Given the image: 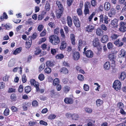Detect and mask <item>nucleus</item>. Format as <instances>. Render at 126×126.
<instances>
[{
	"instance_id": "obj_1",
	"label": "nucleus",
	"mask_w": 126,
	"mask_h": 126,
	"mask_svg": "<svg viewBox=\"0 0 126 126\" xmlns=\"http://www.w3.org/2000/svg\"><path fill=\"white\" fill-rule=\"evenodd\" d=\"M56 3L58 8V9L56 11V16L57 18L59 19L63 14L64 8L63 5L60 1L57 0Z\"/></svg>"
},
{
	"instance_id": "obj_2",
	"label": "nucleus",
	"mask_w": 126,
	"mask_h": 126,
	"mask_svg": "<svg viewBox=\"0 0 126 126\" xmlns=\"http://www.w3.org/2000/svg\"><path fill=\"white\" fill-rule=\"evenodd\" d=\"M50 42L53 45H57L60 42V39L58 36L55 35H52L49 37Z\"/></svg>"
},
{
	"instance_id": "obj_3",
	"label": "nucleus",
	"mask_w": 126,
	"mask_h": 126,
	"mask_svg": "<svg viewBox=\"0 0 126 126\" xmlns=\"http://www.w3.org/2000/svg\"><path fill=\"white\" fill-rule=\"evenodd\" d=\"M93 45L94 47L97 48L98 51L100 52L102 49V46L99 42L98 38H95L93 41Z\"/></svg>"
},
{
	"instance_id": "obj_4",
	"label": "nucleus",
	"mask_w": 126,
	"mask_h": 126,
	"mask_svg": "<svg viewBox=\"0 0 126 126\" xmlns=\"http://www.w3.org/2000/svg\"><path fill=\"white\" fill-rule=\"evenodd\" d=\"M121 83L118 80H115L113 83V86L114 89L117 91L121 90Z\"/></svg>"
},
{
	"instance_id": "obj_5",
	"label": "nucleus",
	"mask_w": 126,
	"mask_h": 126,
	"mask_svg": "<svg viewBox=\"0 0 126 126\" xmlns=\"http://www.w3.org/2000/svg\"><path fill=\"white\" fill-rule=\"evenodd\" d=\"M30 82L31 85H33L35 87L36 92L39 91V84L38 82L36 81L34 79H31L30 80Z\"/></svg>"
},
{
	"instance_id": "obj_6",
	"label": "nucleus",
	"mask_w": 126,
	"mask_h": 126,
	"mask_svg": "<svg viewBox=\"0 0 126 126\" xmlns=\"http://www.w3.org/2000/svg\"><path fill=\"white\" fill-rule=\"evenodd\" d=\"M73 19L75 26L77 28H79L80 26V23L78 17L74 16L73 17Z\"/></svg>"
},
{
	"instance_id": "obj_7",
	"label": "nucleus",
	"mask_w": 126,
	"mask_h": 126,
	"mask_svg": "<svg viewBox=\"0 0 126 126\" xmlns=\"http://www.w3.org/2000/svg\"><path fill=\"white\" fill-rule=\"evenodd\" d=\"M115 54L113 53H110L108 55V57L110 61L111 62V64L115 65Z\"/></svg>"
},
{
	"instance_id": "obj_8",
	"label": "nucleus",
	"mask_w": 126,
	"mask_h": 126,
	"mask_svg": "<svg viewBox=\"0 0 126 126\" xmlns=\"http://www.w3.org/2000/svg\"><path fill=\"white\" fill-rule=\"evenodd\" d=\"M83 54H85L86 56L88 58L92 57L94 55L93 52L90 50H87Z\"/></svg>"
},
{
	"instance_id": "obj_9",
	"label": "nucleus",
	"mask_w": 126,
	"mask_h": 126,
	"mask_svg": "<svg viewBox=\"0 0 126 126\" xmlns=\"http://www.w3.org/2000/svg\"><path fill=\"white\" fill-rule=\"evenodd\" d=\"M64 102L66 104H71L73 103L74 100L71 97H66L64 99Z\"/></svg>"
},
{
	"instance_id": "obj_10",
	"label": "nucleus",
	"mask_w": 126,
	"mask_h": 126,
	"mask_svg": "<svg viewBox=\"0 0 126 126\" xmlns=\"http://www.w3.org/2000/svg\"><path fill=\"white\" fill-rule=\"evenodd\" d=\"M126 77V73L124 71L121 72L119 74L118 76L119 79L121 81L124 80Z\"/></svg>"
},
{
	"instance_id": "obj_11",
	"label": "nucleus",
	"mask_w": 126,
	"mask_h": 126,
	"mask_svg": "<svg viewBox=\"0 0 126 126\" xmlns=\"http://www.w3.org/2000/svg\"><path fill=\"white\" fill-rule=\"evenodd\" d=\"M67 44L65 41H61V45L60 48L61 50H63L65 49L66 47Z\"/></svg>"
},
{
	"instance_id": "obj_12",
	"label": "nucleus",
	"mask_w": 126,
	"mask_h": 126,
	"mask_svg": "<svg viewBox=\"0 0 126 126\" xmlns=\"http://www.w3.org/2000/svg\"><path fill=\"white\" fill-rule=\"evenodd\" d=\"M114 44L118 47H122L124 45V43L120 41L119 39H118L114 41Z\"/></svg>"
},
{
	"instance_id": "obj_13",
	"label": "nucleus",
	"mask_w": 126,
	"mask_h": 126,
	"mask_svg": "<svg viewBox=\"0 0 126 126\" xmlns=\"http://www.w3.org/2000/svg\"><path fill=\"white\" fill-rule=\"evenodd\" d=\"M66 20L69 27H71L72 24V20L71 17L69 16H67Z\"/></svg>"
},
{
	"instance_id": "obj_14",
	"label": "nucleus",
	"mask_w": 126,
	"mask_h": 126,
	"mask_svg": "<svg viewBox=\"0 0 126 126\" xmlns=\"http://www.w3.org/2000/svg\"><path fill=\"white\" fill-rule=\"evenodd\" d=\"M94 26L90 25H88L86 28V31L88 32H92L94 30Z\"/></svg>"
},
{
	"instance_id": "obj_15",
	"label": "nucleus",
	"mask_w": 126,
	"mask_h": 126,
	"mask_svg": "<svg viewBox=\"0 0 126 126\" xmlns=\"http://www.w3.org/2000/svg\"><path fill=\"white\" fill-rule=\"evenodd\" d=\"M83 43L84 42L81 40H79L78 48V49L79 51H80V49L82 48L84 46Z\"/></svg>"
},
{
	"instance_id": "obj_16",
	"label": "nucleus",
	"mask_w": 126,
	"mask_h": 126,
	"mask_svg": "<svg viewBox=\"0 0 126 126\" xmlns=\"http://www.w3.org/2000/svg\"><path fill=\"white\" fill-rule=\"evenodd\" d=\"M80 57L79 53L78 52H74L73 54V58L74 60H78Z\"/></svg>"
},
{
	"instance_id": "obj_17",
	"label": "nucleus",
	"mask_w": 126,
	"mask_h": 126,
	"mask_svg": "<svg viewBox=\"0 0 126 126\" xmlns=\"http://www.w3.org/2000/svg\"><path fill=\"white\" fill-rule=\"evenodd\" d=\"M118 21L116 19H114L111 21V25L112 28H117L118 27Z\"/></svg>"
},
{
	"instance_id": "obj_18",
	"label": "nucleus",
	"mask_w": 126,
	"mask_h": 126,
	"mask_svg": "<svg viewBox=\"0 0 126 126\" xmlns=\"http://www.w3.org/2000/svg\"><path fill=\"white\" fill-rule=\"evenodd\" d=\"M60 71L61 73L64 74H67L69 72V71L67 69L64 67L61 68Z\"/></svg>"
},
{
	"instance_id": "obj_19",
	"label": "nucleus",
	"mask_w": 126,
	"mask_h": 126,
	"mask_svg": "<svg viewBox=\"0 0 126 126\" xmlns=\"http://www.w3.org/2000/svg\"><path fill=\"white\" fill-rule=\"evenodd\" d=\"M70 38L72 44L75 45V35L72 33L70 34Z\"/></svg>"
},
{
	"instance_id": "obj_20",
	"label": "nucleus",
	"mask_w": 126,
	"mask_h": 126,
	"mask_svg": "<svg viewBox=\"0 0 126 126\" xmlns=\"http://www.w3.org/2000/svg\"><path fill=\"white\" fill-rule=\"evenodd\" d=\"M101 42L103 43L108 42L109 41V38L107 35H104L101 40Z\"/></svg>"
},
{
	"instance_id": "obj_21",
	"label": "nucleus",
	"mask_w": 126,
	"mask_h": 126,
	"mask_svg": "<svg viewBox=\"0 0 126 126\" xmlns=\"http://www.w3.org/2000/svg\"><path fill=\"white\" fill-rule=\"evenodd\" d=\"M46 65L47 67H53L55 65V63L53 61H48L46 62Z\"/></svg>"
},
{
	"instance_id": "obj_22",
	"label": "nucleus",
	"mask_w": 126,
	"mask_h": 126,
	"mask_svg": "<svg viewBox=\"0 0 126 126\" xmlns=\"http://www.w3.org/2000/svg\"><path fill=\"white\" fill-rule=\"evenodd\" d=\"M103 31L100 28H98L96 30V34L99 36H102L103 34Z\"/></svg>"
},
{
	"instance_id": "obj_23",
	"label": "nucleus",
	"mask_w": 126,
	"mask_h": 126,
	"mask_svg": "<svg viewBox=\"0 0 126 126\" xmlns=\"http://www.w3.org/2000/svg\"><path fill=\"white\" fill-rule=\"evenodd\" d=\"M110 4L109 2H106L105 3L104 8L106 11H108L110 8Z\"/></svg>"
},
{
	"instance_id": "obj_24",
	"label": "nucleus",
	"mask_w": 126,
	"mask_h": 126,
	"mask_svg": "<svg viewBox=\"0 0 126 126\" xmlns=\"http://www.w3.org/2000/svg\"><path fill=\"white\" fill-rule=\"evenodd\" d=\"M32 40L30 39V40H27L26 42V47L27 49L31 47L32 43Z\"/></svg>"
},
{
	"instance_id": "obj_25",
	"label": "nucleus",
	"mask_w": 126,
	"mask_h": 126,
	"mask_svg": "<svg viewBox=\"0 0 126 126\" xmlns=\"http://www.w3.org/2000/svg\"><path fill=\"white\" fill-rule=\"evenodd\" d=\"M116 13V10L114 8H111L108 13V15L110 17H112L115 15Z\"/></svg>"
},
{
	"instance_id": "obj_26",
	"label": "nucleus",
	"mask_w": 126,
	"mask_h": 126,
	"mask_svg": "<svg viewBox=\"0 0 126 126\" xmlns=\"http://www.w3.org/2000/svg\"><path fill=\"white\" fill-rule=\"evenodd\" d=\"M71 117L73 120H76L78 119L79 117V116L78 114L74 113L72 114Z\"/></svg>"
},
{
	"instance_id": "obj_27",
	"label": "nucleus",
	"mask_w": 126,
	"mask_h": 126,
	"mask_svg": "<svg viewBox=\"0 0 126 126\" xmlns=\"http://www.w3.org/2000/svg\"><path fill=\"white\" fill-rule=\"evenodd\" d=\"M10 99L12 101H16L17 99L16 94H12L10 96Z\"/></svg>"
},
{
	"instance_id": "obj_28",
	"label": "nucleus",
	"mask_w": 126,
	"mask_h": 126,
	"mask_svg": "<svg viewBox=\"0 0 126 126\" xmlns=\"http://www.w3.org/2000/svg\"><path fill=\"white\" fill-rule=\"evenodd\" d=\"M31 87L29 86L25 87L24 88L25 92L26 94H28L31 91Z\"/></svg>"
},
{
	"instance_id": "obj_29",
	"label": "nucleus",
	"mask_w": 126,
	"mask_h": 126,
	"mask_svg": "<svg viewBox=\"0 0 126 126\" xmlns=\"http://www.w3.org/2000/svg\"><path fill=\"white\" fill-rule=\"evenodd\" d=\"M96 105L98 106H99L103 104V101L100 99H97L96 101Z\"/></svg>"
},
{
	"instance_id": "obj_30",
	"label": "nucleus",
	"mask_w": 126,
	"mask_h": 126,
	"mask_svg": "<svg viewBox=\"0 0 126 126\" xmlns=\"http://www.w3.org/2000/svg\"><path fill=\"white\" fill-rule=\"evenodd\" d=\"M22 50V48L20 47L16 48L13 52V54L16 55L20 52Z\"/></svg>"
},
{
	"instance_id": "obj_31",
	"label": "nucleus",
	"mask_w": 126,
	"mask_h": 126,
	"mask_svg": "<svg viewBox=\"0 0 126 126\" xmlns=\"http://www.w3.org/2000/svg\"><path fill=\"white\" fill-rule=\"evenodd\" d=\"M110 67V64L108 62H106L104 65V68L106 69L109 70Z\"/></svg>"
},
{
	"instance_id": "obj_32",
	"label": "nucleus",
	"mask_w": 126,
	"mask_h": 126,
	"mask_svg": "<svg viewBox=\"0 0 126 126\" xmlns=\"http://www.w3.org/2000/svg\"><path fill=\"white\" fill-rule=\"evenodd\" d=\"M32 21L33 20L31 18H30L27 20L26 21L25 23L26 25H31L33 23V22Z\"/></svg>"
},
{
	"instance_id": "obj_33",
	"label": "nucleus",
	"mask_w": 126,
	"mask_h": 126,
	"mask_svg": "<svg viewBox=\"0 0 126 126\" xmlns=\"http://www.w3.org/2000/svg\"><path fill=\"white\" fill-rule=\"evenodd\" d=\"M121 53L120 54V56L122 58L126 57V51L123 49H122L121 50Z\"/></svg>"
},
{
	"instance_id": "obj_34",
	"label": "nucleus",
	"mask_w": 126,
	"mask_h": 126,
	"mask_svg": "<svg viewBox=\"0 0 126 126\" xmlns=\"http://www.w3.org/2000/svg\"><path fill=\"white\" fill-rule=\"evenodd\" d=\"M60 33L62 37V39H65L66 38V36L63 29H60Z\"/></svg>"
},
{
	"instance_id": "obj_35",
	"label": "nucleus",
	"mask_w": 126,
	"mask_h": 126,
	"mask_svg": "<svg viewBox=\"0 0 126 126\" xmlns=\"http://www.w3.org/2000/svg\"><path fill=\"white\" fill-rule=\"evenodd\" d=\"M60 80L58 78H56L54 79L53 81V84L54 86H56V85L59 84Z\"/></svg>"
},
{
	"instance_id": "obj_36",
	"label": "nucleus",
	"mask_w": 126,
	"mask_h": 126,
	"mask_svg": "<svg viewBox=\"0 0 126 126\" xmlns=\"http://www.w3.org/2000/svg\"><path fill=\"white\" fill-rule=\"evenodd\" d=\"M50 94L52 97H53V96H55L58 94V93L55 92L54 90H52L50 91Z\"/></svg>"
},
{
	"instance_id": "obj_37",
	"label": "nucleus",
	"mask_w": 126,
	"mask_h": 126,
	"mask_svg": "<svg viewBox=\"0 0 126 126\" xmlns=\"http://www.w3.org/2000/svg\"><path fill=\"white\" fill-rule=\"evenodd\" d=\"M51 71V69L49 67L46 68L44 70V72L45 73L48 74L50 73Z\"/></svg>"
},
{
	"instance_id": "obj_38",
	"label": "nucleus",
	"mask_w": 126,
	"mask_h": 126,
	"mask_svg": "<svg viewBox=\"0 0 126 126\" xmlns=\"http://www.w3.org/2000/svg\"><path fill=\"white\" fill-rule=\"evenodd\" d=\"M10 110L8 108H6L5 109L3 112V114L5 116H7L9 115Z\"/></svg>"
},
{
	"instance_id": "obj_39",
	"label": "nucleus",
	"mask_w": 126,
	"mask_h": 126,
	"mask_svg": "<svg viewBox=\"0 0 126 126\" xmlns=\"http://www.w3.org/2000/svg\"><path fill=\"white\" fill-rule=\"evenodd\" d=\"M118 37L117 34H112L111 36V38L112 40H115Z\"/></svg>"
},
{
	"instance_id": "obj_40",
	"label": "nucleus",
	"mask_w": 126,
	"mask_h": 126,
	"mask_svg": "<svg viewBox=\"0 0 126 126\" xmlns=\"http://www.w3.org/2000/svg\"><path fill=\"white\" fill-rule=\"evenodd\" d=\"M38 79L40 81H42L43 80L45 79V76L43 74L41 73L40 74L38 77Z\"/></svg>"
},
{
	"instance_id": "obj_41",
	"label": "nucleus",
	"mask_w": 126,
	"mask_h": 126,
	"mask_svg": "<svg viewBox=\"0 0 126 126\" xmlns=\"http://www.w3.org/2000/svg\"><path fill=\"white\" fill-rule=\"evenodd\" d=\"M84 110L86 112L89 113H91L93 111L92 109L88 107L85 108H84Z\"/></svg>"
},
{
	"instance_id": "obj_42",
	"label": "nucleus",
	"mask_w": 126,
	"mask_h": 126,
	"mask_svg": "<svg viewBox=\"0 0 126 126\" xmlns=\"http://www.w3.org/2000/svg\"><path fill=\"white\" fill-rule=\"evenodd\" d=\"M77 13L79 16H82L83 14L82 9L80 8H78L77 10Z\"/></svg>"
},
{
	"instance_id": "obj_43",
	"label": "nucleus",
	"mask_w": 126,
	"mask_h": 126,
	"mask_svg": "<svg viewBox=\"0 0 126 126\" xmlns=\"http://www.w3.org/2000/svg\"><path fill=\"white\" fill-rule=\"evenodd\" d=\"M95 13L94 12H93L92 14L88 18V20L89 21L91 22L94 16L95 15Z\"/></svg>"
},
{
	"instance_id": "obj_44",
	"label": "nucleus",
	"mask_w": 126,
	"mask_h": 126,
	"mask_svg": "<svg viewBox=\"0 0 126 126\" xmlns=\"http://www.w3.org/2000/svg\"><path fill=\"white\" fill-rule=\"evenodd\" d=\"M36 50L34 51V54L36 55H38L41 52V50L40 48H36Z\"/></svg>"
},
{
	"instance_id": "obj_45",
	"label": "nucleus",
	"mask_w": 126,
	"mask_h": 126,
	"mask_svg": "<svg viewBox=\"0 0 126 126\" xmlns=\"http://www.w3.org/2000/svg\"><path fill=\"white\" fill-rule=\"evenodd\" d=\"M78 79L80 81H82L84 80V77L82 75L79 74L78 76Z\"/></svg>"
},
{
	"instance_id": "obj_46",
	"label": "nucleus",
	"mask_w": 126,
	"mask_h": 126,
	"mask_svg": "<svg viewBox=\"0 0 126 126\" xmlns=\"http://www.w3.org/2000/svg\"><path fill=\"white\" fill-rule=\"evenodd\" d=\"M45 8L46 11H49L50 9V6L49 3L47 1L46 5Z\"/></svg>"
},
{
	"instance_id": "obj_47",
	"label": "nucleus",
	"mask_w": 126,
	"mask_h": 126,
	"mask_svg": "<svg viewBox=\"0 0 126 126\" xmlns=\"http://www.w3.org/2000/svg\"><path fill=\"white\" fill-rule=\"evenodd\" d=\"M84 13L85 16L87 14H89V11L88 8L85 7L84 10Z\"/></svg>"
},
{
	"instance_id": "obj_48",
	"label": "nucleus",
	"mask_w": 126,
	"mask_h": 126,
	"mask_svg": "<svg viewBox=\"0 0 126 126\" xmlns=\"http://www.w3.org/2000/svg\"><path fill=\"white\" fill-rule=\"evenodd\" d=\"M56 57L58 59H62L64 57V56L62 54H60L57 55Z\"/></svg>"
},
{
	"instance_id": "obj_49",
	"label": "nucleus",
	"mask_w": 126,
	"mask_h": 126,
	"mask_svg": "<svg viewBox=\"0 0 126 126\" xmlns=\"http://www.w3.org/2000/svg\"><path fill=\"white\" fill-rule=\"evenodd\" d=\"M119 31L123 32H125L126 31V27L125 26H121L119 28Z\"/></svg>"
},
{
	"instance_id": "obj_50",
	"label": "nucleus",
	"mask_w": 126,
	"mask_h": 126,
	"mask_svg": "<svg viewBox=\"0 0 126 126\" xmlns=\"http://www.w3.org/2000/svg\"><path fill=\"white\" fill-rule=\"evenodd\" d=\"M32 106L34 107H37L38 106V103L37 100H34L32 103Z\"/></svg>"
},
{
	"instance_id": "obj_51",
	"label": "nucleus",
	"mask_w": 126,
	"mask_h": 126,
	"mask_svg": "<svg viewBox=\"0 0 126 126\" xmlns=\"http://www.w3.org/2000/svg\"><path fill=\"white\" fill-rule=\"evenodd\" d=\"M101 29L102 30L106 31L107 29V28L104 24H102L100 25Z\"/></svg>"
},
{
	"instance_id": "obj_52",
	"label": "nucleus",
	"mask_w": 126,
	"mask_h": 126,
	"mask_svg": "<svg viewBox=\"0 0 126 126\" xmlns=\"http://www.w3.org/2000/svg\"><path fill=\"white\" fill-rule=\"evenodd\" d=\"M100 20V23H102L104 21V17L103 15L101 14L99 16Z\"/></svg>"
},
{
	"instance_id": "obj_53",
	"label": "nucleus",
	"mask_w": 126,
	"mask_h": 126,
	"mask_svg": "<svg viewBox=\"0 0 126 126\" xmlns=\"http://www.w3.org/2000/svg\"><path fill=\"white\" fill-rule=\"evenodd\" d=\"M118 108L120 109L123 108L124 107L123 104L121 102H119L117 105Z\"/></svg>"
},
{
	"instance_id": "obj_54",
	"label": "nucleus",
	"mask_w": 126,
	"mask_h": 126,
	"mask_svg": "<svg viewBox=\"0 0 126 126\" xmlns=\"http://www.w3.org/2000/svg\"><path fill=\"white\" fill-rule=\"evenodd\" d=\"M70 89V88L68 86H64V92L66 93H67Z\"/></svg>"
},
{
	"instance_id": "obj_55",
	"label": "nucleus",
	"mask_w": 126,
	"mask_h": 126,
	"mask_svg": "<svg viewBox=\"0 0 126 126\" xmlns=\"http://www.w3.org/2000/svg\"><path fill=\"white\" fill-rule=\"evenodd\" d=\"M16 89H15L10 88H9L8 91V92L9 93H12L13 92H16Z\"/></svg>"
},
{
	"instance_id": "obj_56",
	"label": "nucleus",
	"mask_w": 126,
	"mask_h": 126,
	"mask_svg": "<svg viewBox=\"0 0 126 126\" xmlns=\"http://www.w3.org/2000/svg\"><path fill=\"white\" fill-rule=\"evenodd\" d=\"M73 0H67V4L68 7H70L72 4Z\"/></svg>"
},
{
	"instance_id": "obj_57",
	"label": "nucleus",
	"mask_w": 126,
	"mask_h": 126,
	"mask_svg": "<svg viewBox=\"0 0 126 126\" xmlns=\"http://www.w3.org/2000/svg\"><path fill=\"white\" fill-rule=\"evenodd\" d=\"M37 36V33L36 32H34L33 33L32 36H31V38L33 40H34L36 38Z\"/></svg>"
},
{
	"instance_id": "obj_58",
	"label": "nucleus",
	"mask_w": 126,
	"mask_h": 126,
	"mask_svg": "<svg viewBox=\"0 0 126 126\" xmlns=\"http://www.w3.org/2000/svg\"><path fill=\"white\" fill-rule=\"evenodd\" d=\"M5 84L3 82H0V89H3L5 88Z\"/></svg>"
},
{
	"instance_id": "obj_59",
	"label": "nucleus",
	"mask_w": 126,
	"mask_h": 126,
	"mask_svg": "<svg viewBox=\"0 0 126 126\" xmlns=\"http://www.w3.org/2000/svg\"><path fill=\"white\" fill-rule=\"evenodd\" d=\"M23 90V85L21 84L19 86L18 88V91L19 93H22Z\"/></svg>"
},
{
	"instance_id": "obj_60",
	"label": "nucleus",
	"mask_w": 126,
	"mask_h": 126,
	"mask_svg": "<svg viewBox=\"0 0 126 126\" xmlns=\"http://www.w3.org/2000/svg\"><path fill=\"white\" fill-rule=\"evenodd\" d=\"M46 40V39L45 37L42 38L40 39V41H39L38 44H40L44 42Z\"/></svg>"
},
{
	"instance_id": "obj_61",
	"label": "nucleus",
	"mask_w": 126,
	"mask_h": 126,
	"mask_svg": "<svg viewBox=\"0 0 126 126\" xmlns=\"http://www.w3.org/2000/svg\"><path fill=\"white\" fill-rule=\"evenodd\" d=\"M11 110L13 112H16L18 111V108L14 106H12L11 108Z\"/></svg>"
},
{
	"instance_id": "obj_62",
	"label": "nucleus",
	"mask_w": 126,
	"mask_h": 126,
	"mask_svg": "<svg viewBox=\"0 0 126 126\" xmlns=\"http://www.w3.org/2000/svg\"><path fill=\"white\" fill-rule=\"evenodd\" d=\"M27 80V79L26 75L25 74H24L22 77V82L23 83H25L26 82Z\"/></svg>"
},
{
	"instance_id": "obj_63",
	"label": "nucleus",
	"mask_w": 126,
	"mask_h": 126,
	"mask_svg": "<svg viewBox=\"0 0 126 126\" xmlns=\"http://www.w3.org/2000/svg\"><path fill=\"white\" fill-rule=\"evenodd\" d=\"M83 89L85 91H87L89 89V86L87 84H85L83 86Z\"/></svg>"
},
{
	"instance_id": "obj_64",
	"label": "nucleus",
	"mask_w": 126,
	"mask_h": 126,
	"mask_svg": "<svg viewBox=\"0 0 126 126\" xmlns=\"http://www.w3.org/2000/svg\"><path fill=\"white\" fill-rule=\"evenodd\" d=\"M43 27L44 26L42 25L41 24L39 25L38 27V31L40 32H41L42 30Z\"/></svg>"
}]
</instances>
